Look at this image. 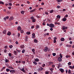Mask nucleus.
I'll use <instances>...</instances> for the list:
<instances>
[{
	"mask_svg": "<svg viewBox=\"0 0 74 74\" xmlns=\"http://www.w3.org/2000/svg\"><path fill=\"white\" fill-rule=\"evenodd\" d=\"M61 16H59V15H58L57 16V18H58L60 19V18H61Z\"/></svg>",
	"mask_w": 74,
	"mask_h": 74,
	"instance_id": "cd10ccee",
	"label": "nucleus"
},
{
	"mask_svg": "<svg viewBox=\"0 0 74 74\" xmlns=\"http://www.w3.org/2000/svg\"><path fill=\"white\" fill-rule=\"evenodd\" d=\"M21 33H23L24 31L23 30H20Z\"/></svg>",
	"mask_w": 74,
	"mask_h": 74,
	"instance_id": "49530a36",
	"label": "nucleus"
},
{
	"mask_svg": "<svg viewBox=\"0 0 74 74\" xmlns=\"http://www.w3.org/2000/svg\"><path fill=\"white\" fill-rule=\"evenodd\" d=\"M54 40H57V38H56V37H54V38H53Z\"/></svg>",
	"mask_w": 74,
	"mask_h": 74,
	"instance_id": "13d9d810",
	"label": "nucleus"
},
{
	"mask_svg": "<svg viewBox=\"0 0 74 74\" xmlns=\"http://www.w3.org/2000/svg\"><path fill=\"white\" fill-rule=\"evenodd\" d=\"M70 56H66V58H70Z\"/></svg>",
	"mask_w": 74,
	"mask_h": 74,
	"instance_id": "5fc2aeb1",
	"label": "nucleus"
},
{
	"mask_svg": "<svg viewBox=\"0 0 74 74\" xmlns=\"http://www.w3.org/2000/svg\"><path fill=\"white\" fill-rule=\"evenodd\" d=\"M16 51L18 52H21V50H18L17 49L16 50Z\"/></svg>",
	"mask_w": 74,
	"mask_h": 74,
	"instance_id": "e2e57ef3",
	"label": "nucleus"
},
{
	"mask_svg": "<svg viewBox=\"0 0 74 74\" xmlns=\"http://www.w3.org/2000/svg\"><path fill=\"white\" fill-rule=\"evenodd\" d=\"M68 73H69V74H70V73H71V70H70V69L69 70Z\"/></svg>",
	"mask_w": 74,
	"mask_h": 74,
	"instance_id": "a19ab883",
	"label": "nucleus"
},
{
	"mask_svg": "<svg viewBox=\"0 0 74 74\" xmlns=\"http://www.w3.org/2000/svg\"><path fill=\"white\" fill-rule=\"evenodd\" d=\"M9 5H10V6H12V3H10Z\"/></svg>",
	"mask_w": 74,
	"mask_h": 74,
	"instance_id": "69168bd1",
	"label": "nucleus"
},
{
	"mask_svg": "<svg viewBox=\"0 0 74 74\" xmlns=\"http://www.w3.org/2000/svg\"><path fill=\"white\" fill-rule=\"evenodd\" d=\"M56 1H58V2H62L63 1V0H56Z\"/></svg>",
	"mask_w": 74,
	"mask_h": 74,
	"instance_id": "a211bd4d",
	"label": "nucleus"
},
{
	"mask_svg": "<svg viewBox=\"0 0 74 74\" xmlns=\"http://www.w3.org/2000/svg\"><path fill=\"white\" fill-rule=\"evenodd\" d=\"M17 29L18 30H21L22 29L21 28V26H18V27L17 28Z\"/></svg>",
	"mask_w": 74,
	"mask_h": 74,
	"instance_id": "9b49d317",
	"label": "nucleus"
},
{
	"mask_svg": "<svg viewBox=\"0 0 74 74\" xmlns=\"http://www.w3.org/2000/svg\"><path fill=\"white\" fill-rule=\"evenodd\" d=\"M45 74H49V72L48 71H45Z\"/></svg>",
	"mask_w": 74,
	"mask_h": 74,
	"instance_id": "de8ad7c7",
	"label": "nucleus"
},
{
	"mask_svg": "<svg viewBox=\"0 0 74 74\" xmlns=\"http://www.w3.org/2000/svg\"><path fill=\"white\" fill-rule=\"evenodd\" d=\"M50 30L51 31H52V30H53V28H51L50 29Z\"/></svg>",
	"mask_w": 74,
	"mask_h": 74,
	"instance_id": "338daca9",
	"label": "nucleus"
},
{
	"mask_svg": "<svg viewBox=\"0 0 74 74\" xmlns=\"http://www.w3.org/2000/svg\"><path fill=\"white\" fill-rule=\"evenodd\" d=\"M14 54L16 55V54H17V52L16 51H14Z\"/></svg>",
	"mask_w": 74,
	"mask_h": 74,
	"instance_id": "c85d7f7f",
	"label": "nucleus"
},
{
	"mask_svg": "<svg viewBox=\"0 0 74 74\" xmlns=\"http://www.w3.org/2000/svg\"><path fill=\"white\" fill-rule=\"evenodd\" d=\"M43 8H39V11H41V10H43Z\"/></svg>",
	"mask_w": 74,
	"mask_h": 74,
	"instance_id": "58836bf2",
	"label": "nucleus"
},
{
	"mask_svg": "<svg viewBox=\"0 0 74 74\" xmlns=\"http://www.w3.org/2000/svg\"><path fill=\"white\" fill-rule=\"evenodd\" d=\"M13 47V46H12V45H11L10 46H9V47L10 48H12Z\"/></svg>",
	"mask_w": 74,
	"mask_h": 74,
	"instance_id": "c03bdc74",
	"label": "nucleus"
},
{
	"mask_svg": "<svg viewBox=\"0 0 74 74\" xmlns=\"http://www.w3.org/2000/svg\"><path fill=\"white\" fill-rule=\"evenodd\" d=\"M11 32H8L7 34V35H8V36H10V35H11Z\"/></svg>",
	"mask_w": 74,
	"mask_h": 74,
	"instance_id": "dca6fc26",
	"label": "nucleus"
},
{
	"mask_svg": "<svg viewBox=\"0 0 74 74\" xmlns=\"http://www.w3.org/2000/svg\"><path fill=\"white\" fill-rule=\"evenodd\" d=\"M35 11V9H34L33 10H31L30 12L31 13L33 12H34Z\"/></svg>",
	"mask_w": 74,
	"mask_h": 74,
	"instance_id": "473e14b6",
	"label": "nucleus"
},
{
	"mask_svg": "<svg viewBox=\"0 0 74 74\" xmlns=\"http://www.w3.org/2000/svg\"><path fill=\"white\" fill-rule=\"evenodd\" d=\"M0 4H4V2H3L0 1Z\"/></svg>",
	"mask_w": 74,
	"mask_h": 74,
	"instance_id": "e433bc0d",
	"label": "nucleus"
},
{
	"mask_svg": "<svg viewBox=\"0 0 74 74\" xmlns=\"http://www.w3.org/2000/svg\"><path fill=\"white\" fill-rule=\"evenodd\" d=\"M60 56L61 57V58H62V57H63V56L62 55V54L61 53L60 54Z\"/></svg>",
	"mask_w": 74,
	"mask_h": 74,
	"instance_id": "a18cd8bd",
	"label": "nucleus"
},
{
	"mask_svg": "<svg viewBox=\"0 0 74 74\" xmlns=\"http://www.w3.org/2000/svg\"><path fill=\"white\" fill-rule=\"evenodd\" d=\"M38 41L37 40H36V39H34V42H35V43H37V42Z\"/></svg>",
	"mask_w": 74,
	"mask_h": 74,
	"instance_id": "aec40b11",
	"label": "nucleus"
},
{
	"mask_svg": "<svg viewBox=\"0 0 74 74\" xmlns=\"http://www.w3.org/2000/svg\"><path fill=\"white\" fill-rule=\"evenodd\" d=\"M27 34H28L29 35V34H30V32H27Z\"/></svg>",
	"mask_w": 74,
	"mask_h": 74,
	"instance_id": "4c0bfd02",
	"label": "nucleus"
},
{
	"mask_svg": "<svg viewBox=\"0 0 74 74\" xmlns=\"http://www.w3.org/2000/svg\"><path fill=\"white\" fill-rule=\"evenodd\" d=\"M30 19L32 20V22L34 23V22H36V19L34 18V17L32 16L30 17Z\"/></svg>",
	"mask_w": 74,
	"mask_h": 74,
	"instance_id": "f257e3e1",
	"label": "nucleus"
},
{
	"mask_svg": "<svg viewBox=\"0 0 74 74\" xmlns=\"http://www.w3.org/2000/svg\"><path fill=\"white\" fill-rule=\"evenodd\" d=\"M53 10H51L50 11V13L51 14H52V13H53Z\"/></svg>",
	"mask_w": 74,
	"mask_h": 74,
	"instance_id": "393cba45",
	"label": "nucleus"
},
{
	"mask_svg": "<svg viewBox=\"0 0 74 74\" xmlns=\"http://www.w3.org/2000/svg\"><path fill=\"white\" fill-rule=\"evenodd\" d=\"M56 40H53V43H56Z\"/></svg>",
	"mask_w": 74,
	"mask_h": 74,
	"instance_id": "864d4df0",
	"label": "nucleus"
},
{
	"mask_svg": "<svg viewBox=\"0 0 74 74\" xmlns=\"http://www.w3.org/2000/svg\"><path fill=\"white\" fill-rule=\"evenodd\" d=\"M4 51L5 53H6V52H7V50H6L5 49Z\"/></svg>",
	"mask_w": 74,
	"mask_h": 74,
	"instance_id": "774afa93",
	"label": "nucleus"
},
{
	"mask_svg": "<svg viewBox=\"0 0 74 74\" xmlns=\"http://www.w3.org/2000/svg\"><path fill=\"white\" fill-rule=\"evenodd\" d=\"M34 26L33 25L31 27V29H34Z\"/></svg>",
	"mask_w": 74,
	"mask_h": 74,
	"instance_id": "680f3d73",
	"label": "nucleus"
},
{
	"mask_svg": "<svg viewBox=\"0 0 74 74\" xmlns=\"http://www.w3.org/2000/svg\"><path fill=\"white\" fill-rule=\"evenodd\" d=\"M43 51H44L45 52H47V51H48V47H45V49H43Z\"/></svg>",
	"mask_w": 74,
	"mask_h": 74,
	"instance_id": "423d86ee",
	"label": "nucleus"
},
{
	"mask_svg": "<svg viewBox=\"0 0 74 74\" xmlns=\"http://www.w3.org/2000/svg\"><path fill=\"white\" fill-rule=\"evenodd\" d=\"M34 61L35 62H39V59H38V58H36V59H35Z\"/></svg>",
	"mask_w": 74,
	"mask_h": 74,
	"instance_id": "0eeeda50",
	"label": "nucleus"
},
{
	"mask_svg": "<svg viewBox=\"0 0 74 74\" xmlns=\"http://www.w3.org/2000/svg\"><path fill=\"white\" fill-rule=\"evenodd\" d=\"M3 34H6V30H4L3 31Z\"/></svg>",
	"mask_w": 74,
	"mask_h": 74,
	"instance_id": "ddd939ff",
	"label": "nucleus"
},
{
	"mask_svg": "<svg viewBox=\"0 0 74 74\" xmlns=\"http://www.w3.org/2000/svg\"><path fill=\"white\" fill-rule=\"evenodd\" d=\"M21 14H24V13H25V12L23 11H22L21 12Z\"/></svg>",
	"mask_w": 74,
	"mask_h": 74,
	"instance_id": "c9c22d12",
	"label": "nucleus"
},
{
	"mask_svg": "<svg viewBox=\"0 0 74 74\" xmlns=\"http://www.w3.org/2000/svg\"><path fill=\"white\" fill-rule=\"evenodd\" d=\"M39 27H40V26H39V25H36V29H39Z\"/></svg>",
	"mask_w": 74,
	"mask_h": 74,
	"instance_id": "6ab92c4d",
	"label": "nucleus"
},
{
	"mask_svg": "<svg viewBox=\"0 0 74 74\" xmlns=\"http://www.w3.org/2000/svg\"><path fill=\"white\" fill-rule=\"evenodd\" d=\"M40 71H41L42 70H43V68H42V67H40Z\"/></svg>",
	"mask_w": 74,
	"mask_h": 74,
	"instance_id": "3c124183",
	"label": "nucleus"
},
{
	"mask_svg": "<svg viewBox=\"0 0 74 74\" xmlns=\"http://www.w3.org/2000/svg\"><path fill=\"white\" fill-rule=\"evenodd\" d=\"M5 62L6 63H9V60L7 59H5Z\"/></svg>",
	"mask_w": 74,
	"mask_h": 74,
	"instance_id": "f8f14e48",
	"label": "nucleus"
},
{
	"mask_svg": "<svg viewBox=\"0 0 74 74\" xmlns=\"http://www.w3.org/2000/svg\"><path fill=\"white\" fill-rule=\"evenodd\" d=\"M6 71L7 72H8L10 71H11V70L9 69H6Z\"/></svg>",
	"mask_w": 74,
	"mask_h": 74,
	"instance_id": "b1692460",
	"label": "nucleus"
},
{
	"mask_svg": "<svg viewBox=\"0 0 74 74\" xmlns=\"http://www.w3.org/2000/svg\"><path fill=\"white\" fill-rule=\"evenodd\" d=\"M25 50H24V49H23L22 51V53H25Z\"/></svg>",
	"mask_w": 74,
	"mask_h": 74,
	"instance_id": "79ce46f5",
	"label": "nucleus"
},
{
	"mask_svg": "<svg viewBox=\"0 0 74 74\" xmlns=\"http://www.w3.org/2000/svg\"><path fill=\"white\" fill-rule=\"evenodd\" d=\"M57 68H58V69H59L60 68V65H58Z\"/></svg>",
	"mask_w": 74,
	"mask_h": 74,
	"instance_id": "bf43d9fd",
	"label": "nucleus"
},
{
	"mask_svg": "<svg viewBox=\"0 0 74 74\" xmlns=\"http://www.w3.org/2000/svg\"><path fill=\"white\" fill-rule=\"evenodd\" d=\"M19 69L21 71H23V73H25V68H23L22 69L19 68Z\"/></svg>",
	"mask_w": 74,
	"mask_h": 74,
	"instance_id": "39448f33",
	"label": "nucleus"
},
{
	"mask_svg": "<svg viewBox=\"0 0 74 74\" xmlns=\"http://www.w3.org/2000/svg\"><path fill=\"white\" fill-rule=\"evenodd\" d=\"M8 55H9V56L10 57H11V56H12V54H11L10 53H8Z\"/></svg>",
	"mask_w": 74,
	"mask_h": 74,
	"instance_id": "7c9ffc66",
	"label": "nucleus"
},
{
	"mask_svg": "<svg viewBox=\"0 0 74 74\" xmlns=\"http://www.w3.org/2000/svg\"><path fill=\"white\" fill-rule=\"evenodd\" d=\"M68 17V15L66 14L65 15V16L64 17V18H67Z\"/></svg>",
	"mask_w": 74,
	"mask_h": 74,
	"instance_id": "052dcab7",
	"label": "nucleus"
},
{
	"mask_svg": "<svg viewBox=\"0 0 74 74\" xmlns=\"http://www.w3.org/2000/svg\"><path fill=\"white\" fill-rule=\"evenodd\" d=\"M33 63L35 65H37V62H34Z\"/></svg>",
	"mask_w": 74,
	"mask_h": 74,
	"instance_id": "8fccbe9b",
	"label": "nucleus"
},
{
	"mask_svg": "<svg viewBox=\"0 0 74 74\" xmlns=\"http://www.w3.org/2000/svg\"><path fill=\"white\" fill-rule=\"evenodd\" d=\"M49 70L51 71H53V69L52 68H49Z\"/></svg>",
	"mask_w": 74,
	"mask_h": 74,
	"instance_id": "412c9836",
	"label": "nucleus"
},
{
	"mask_svg": "<svg viewBox=\"0 0 74 74\" xmlns=\"http://www.w3.org/2000/svg\"><path fill=\"white\" fill-rule=\"evenodd\" d=\"M15 72V70H12V73H14Z\"/></svg>",
	"mask_w": 74,
	"mask_h": 74,
	"instance_id": "4be33fe9",
	"label": "nucleus"
},
{
	"mask_svg": "<svg viewBox=\"0 0 74 74\" xmlns=\"http://www.w3.org/2000/svg\"><path fill=\"white\" fill-rule=\"evenodd\" d=\"M45 14H46V15H48V12H45Z\"/></svg>",
	"mask_w": 74,
	"mask_h": 74,
	"instance_id": "09e8293b",
	"label": "nucleus"
},
{
	"mask_svg": "<svg viewBox=\"0 0 74 74\" xmlns=\"http://www.w3.org/2000/svg\"><path fill=\"white\" fill-rule=\"evenodd\" d=\"M32 51L33 52V53H34V54H35V53H35V50L34 49H33L32 50Z\"/></svg>",
	"mask_w": 74,
	"mask_h": 74,
	"instance_id": "2eb2a0df",
	"label": "nucleus"
},
{
	"mask_svg": "<svg viewBox=\"0 0 74 74\" xmlns=\"http://www.w3.org/2000/svg\"><path fill=\"white\" fill-rule=\"evenodd\" d=\"M35 34L34 33H33L32 34V38H35Z\"/></svg>",
	"mask_w": 74,
	"mask_h": 74,
	"instance_id": "9d476101",
	"label": "nucleus"
},
{
	"mask_svg": "<svg viewBox=\"0 0 74 74\" xmlns=\"http://www.w3.org/2000/svg\"><path fill=\"white\" fill-rule=\"evenodd\" d=\"M69 68H70L71 69L73 70V66H69Z\"/></svg>",
	"mask_w": 74,
	"mask_h": 74,
	"instance_id": "72a5a7b5",
	"label": "nucleus"
},
{
	"mask_svg": "<svg viewBox=\"0 0 74 74\" xmlns=\"http://www.w3.org/2000/svg\"><path fill=\"white\" fill-rule=\"evenodd\" d=\"M14 19V17L13 16H11L10 17L9 20L10 21H12Z\"/></svg>",
	"mask_w": 74,
	"mask_h": 74,
	"instance_id": "1a4fd4ad",
	"label": "nucleus"
},
{
	"mask_svg": "<svg viewBox=\"0 0 74 74\" xmlns=\"http://www.w3.org/2000/svg\"><path fill=\"white\" fill-rule=\"evenodd\" d=\"M68 64L69 66H70L71 64V62H69L68 63Z\"/></svg>",
	"mask_w": 74,
	"mask_h": 74,
	"instance_id": "c756f323",
	"label": "nucleus"
},
{
	"mask_svg": "<svg viewBox=\"0 0 74 74\" xmlns=\"http://www.w3.org/2000/svg\"><path fill=\"white\" fill-rule=\"evenodd\" d=\"M66 46L67 47H71V45H67Z\"/></svg>",
	"mask_w": 74,
	"mask_h": 74,
	"instance_id": "2f4dec72",
	"label": "nucleus"
},
{
	"mask_svg": "<svg viewBox=\"0 0 74 74\" xmlns=\"http://www.w3.org/2000/svg\"><path fill=\"white\" fill-rule=\"evenodd\" d=\"M24 48V45L21 46V48L22 49Z\"/></svg>",
	"mask_w": 74,
	"mask_h": 74,
	"instance_id": "4d7b16f0",
	"label": "nucleus"
},
{
	"mask_svg": "<svg viewBox=\"0 0 74 74\" xmlns=\"http://www.w3.org/2000/svg\"><path fill=\"white\" fill-rule=\"evenodd\" d=\"M28 37H27V36L25 37V41H28Z\"/></svg>",
	"mask_w": 74,
	"mask_h": 74,
	"instance_id": "bb28decb",
	"label": "nucleus"
},
{
	"mask_svg": "<svg viewBox=\"0 0 74 74\" xmlns=\"http://www.w3.org/2000/svg\"><path fill=\"white\" fill-rule=\"evenodd\" d=\"M59 19H60L58 18H56V21H56V22H58V21H59Z\"/></svg>",
	"mask_w": 74,
	"mask_h": 74,
	"instance_id": "a878e982",
	"label": "nucleus"
},
{
	"mask_svg": "<svg viewBox=\"0 0 74 74\" xmlns=\"http://www.w3.org/2000/svg\"><path fill=\"white\" fill-rule=\"evenodd\" d=\"M17 36L19 38V37H20V34H19V33H18V34Z\"/></svg>",
	"mask_w": 74,
	"mask_h": 74,
	"instance_id": "ea45409f",
	"label": "nucleus"
},
{
	"mask_svg": "<svg viewBox=\"0 0 74 74\" xmlns=\"http://www.w3.org/2000/svg\"><path fill=\"white\" fill-rule=\"evenodd\" d=\"M42 25H44V26H45V22H43Z\"/></svg>",
	"mask_w": 74,
	"mask_h": 74,
	"instance_id": "0e129e2a",
	"label": "nucleus"
},
{
	"mask_svg": "<svg viewBox=\"0 0 74 74\" xmlns=\"http://www.w3.org/2000/svg\"><path fill=\"white\" fill-rule=\"evenodd\" d=\"M59 70L62 73H64V70L62 68H60L59 69Z\"/></svg>",
	"mask_w": 74,
	"mask_h": 74,
	"instance_id": "f03ea898",
	"label": "nucleus"
},
{
	"mask_svg": "<svg viewBox=\"0 0 74 74\" xmlns=\"http://www.w3.org/2000/svg\"><path fill=\"white\" fill-rule=\"evenodd\" d=\"M62 30H65V29H68V27H66L64 25H63L62 26Z\"/></svg>",
	"mask_w": 74,
	"mask_h": 74,
	"instance_id": "7ed1b4c3",
	"label": "nucleus"
},
{
	"mask_svg": "<svg viewBox=\"0 0 74 74\" xmlns=\"http://www.w3.org/2000/svg\"><path fill=\"white\" fill-rule=\"evenodd\" d=\"M57 8H60V6H59V5H58L57 6Z\"/></svg>",
	"mask_w": 74,
	"mask_h": 74,
	"instance_id": "603ef678",
	"label": "nucleus"
},
{
	"mask_svg": "<svg viewBox=\"0 0 74 74\" xmlns=\"http://www.w3.org/2000/svg\"><path fill=\"white\" fill-rule=\"evenodd\" d=\"M55 65L53 64L52 65V67H53V68H55Z\"/></svg>",
	"mask_w": 74,
	"mask_h": 74,
	"instance_id": "37998d69",
	"label": "nucleus"
},
{
	"mask_svg": "<svg viewBox=\"0 0 74 74\" xmlns=\"http://www.w3.org/2000/svg\"><path fill=\"white\" fill-rule=\"evenodd\" d=\"M66 20H67V19L66 18H64L62 19V21H64V22H66Z\"/></svg>",
	"mask_w": 74,
	"mask_h": 74,
	"instance_id": "4468645a",
	"label": "nucleus"
},
{
	"mask_svg": "<svg viewBox=\"0 0 74 74\" xmlns=\"http://www.w3.org/2000/svg\"><path fill=\"white\" fill-rule=\"evenodd\" d=\"M48 63L49 64H53V62H49Z\"/></svg>",
	"mask_w": 74,
	"mask_h": 74,
	"instance_id": "f3484780",
	"label": "nucleus"
},
{
	"mask_svg": "<svg viewBox=\"0 0 74 74\" xmlns=\"http://www.w3.org/2000/svg\"><path fill=\"white\" fill-rule=\"evenodd\" d=\"M52 55L53 56H56V53H53V54H52Z\"/></svg>",
	"mask_w": 74,
	"mask_h": 74,
	"instance_id": "f704fd0d",
	"label": "nucleus"
},
{
	"mask_svg": "<svg viewBox=\"0 0 74 74\" xmlns=\"http://www.w3.org/2000/svg\"><path fill=\"white\" fill-rule=\"evenodd\" d=\"M45 66V64H43L42 66L43 67H44Z\"/></svg>",
	"mask_w": 74,
	"mask_h": 74,
	"instance_id": "6e6d98bb",
	"label": "nucleus"
},
{
	"mask_svg": "<svg viewBox=\"0 0 74 74\" xmlns=\"http://www.w3.org/2000/svg\"><path fill=\"white\" fill-rule=\"evenodd\" d=\"M49 27L51 28H53V27H55V26H54V24H53L51 23L50 24Z\"/></svg>",
	"mask_w": 74,
	"mask_h": 74,
	"instance_id": "20e7f679",
	"label": "nucleus"
},
{
	"mask_svg": "<svg viewBox=\"0 0 74 74\" xmlns=\"http://www.w3.org/2000/svg\"><path fill=\"white\" fill-rule=\"evenodd\" d=\"M58 60L59 62H62V58L60 57H59L58 58Z\"/></svg>",
	"mask_w": 74,
	"mask_h": 74,
	"instance_id": "6e6552de",
	"label": "nucleus"
},
{
	"mask_svg": "<svg viewBox=\"0 0 74 74\" xmlns=\"http://www.w3.org/2000/svg\"><path fill=\"white\" fill-rule=\"evenodd\" d=\"M61 41H63L64 40V38H62L61 39Z\"/></svg>",
	"mask_w": 74,
	"mask_h": 74,
	"instance_id": "5701e85b",
	"label": "nucleus"
}]
</instances>
